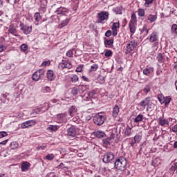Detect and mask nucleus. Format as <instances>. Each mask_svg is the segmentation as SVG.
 I'll return each mask as SVG.
<instances>
[{"label": "nucleus", "instance_id": "nucleus-27", "mask_svg": "<svg viewBox=\"0 0 177 177\" xmlns=\"http://www.w3.org/2000/svg\"><path fill=\"white\" fill-rule=\"evenodd\" d=\"M147 20L149 21H150V23H154V21H156V20H157V15H153L150 14L147 17Z\"/></svg>", "mask_w": 177, "mask_h": 177}, {"label": "nucleus", "instance_id": "nucleus-32", "mask_svg": "<svg viewBox=\"0 0 177 177\" xmlns=\"http://www.w3.org/2000/svg\"><path fill=\"white\" fill-rule=\"evenodd\" d=\"M95 135L96 138H104V136H106V134L104 133V132L100 131H96V132L95 133Z\"/></svg>", "mask_w": 177, "mask_h": 177}, {"label": "nucleus", "instance_id": "nucleus-6", "mask_svg": "<svg viewBox=\"0 0 177 177\" xmlns=\"http://www.w3.org/2000/svg\"><path fill=\"white\" fill-rule=\"evenodd\" d=\"M109 12L102 11L97 14L98 16V23H103L105 20H109Z\"/></svg>", "mask_w": 177, "mask_h": 177}, {"label": "nucleus", "instance_id": "nucleus-47", "mask_svg": "<svg viewBox=\"0 0 177 177\" xmlns=\"http://www.w3.org/2000/svg\"><path fill=\"white\" fill-rule=\"evenodd\" d=\"M46 147H48L46 146V145H39L36 147V150L39 151V150H45L46 149Z\"/></svg>", "mask_w": 177, "mask_h": 177}, {"label": "nucleus", "instance_id": "nucleus-9", "mask_svg": "<svg viewBox=\"0 0 177 177\" xmlns=\"http://www.w3.org/2000/svg\"><path fill=\"white\" fill-rule=\"evenodd\" d=\"M113 160H114V154L111 152H108L104 155L102 161L105 164H107V162H110V161H112Z\"/></svg>", "mask_w": 177, "mask_h": 177}, {"label": "nucleus", "instance_id": "nucleus-2", "mask_svg": "<svg viewBox=\"0 0 177 177\" xmlns=\"http://www.w3.org/2000/svg\"><path fill=\"white\" fill-rule=\"evenodd\" d=\"M20 30L25 34V35H28V34H31L32 31V26L24 24L23 22H21L19 24Z\"/></svg>", "mask_w": 177, "mask_h": 177}, {"label": "nucleus", "instance_id": "nucleus-18", "mask_svg": "<svg viewBox=\"0 0 177 177\" xmlns=\"http://www.w3.org/2000/svg\"><path fill=\"white\" fill-rule=\"evenodd\" d=\"M81 91H82V86H79L77 87H74L71 90V93L74 96H77L78 93H81Z\"/></svg>", "mask_w": 177, "mask_h": 177}, {"label": "nucleus", "instance_id": "nucleus-1", "mask_svg": "<svg viewBox=\"0 0 177 177\" xmlns=\"http://www.w3.org/2000/svg\"><path fill=\"white\" fill-rule=\"evenodd\" d=\"M127 162L128 161L127 160V158H125L124 157H120L115 161L114 167L115 169H118L119 171H125Z\"/></svg>", "mask_w": 177, "mask_h": 177}, {"label": "nucleus", "instance_id": "nucleus-24", "mask_svg": "<svg viewBox=\"0 0 177 177\" xmlns=\"http://www.w3.org/2000/svg\"><path fill=\"white\" fill-rule=\"evenodd\" d=\"M129 27L131 35H133L136 32V24H129Z\"/></svg>", "mask_w": 177, "mask_h": 177}, {"label": "nucleus", "instance_id": "nucleus-11", "mask_svg": "<svg viewBox=\"0 0 177 177\" xmlns=\"http://www.w3.org/2000/svg\"><path fill=\"white\" fill-rule=\"evenodd\" d=\"M58 68L59 70H64V68H68V69L73 68V64H71V63L70 62H60L58 65Z\"/></svg>", "mask_w": 177, "mask_h": 177}, {"label": "nucleus", "instance_id": "nucleus-43", "mask_svg": "<svg viewBox=\"0 0 177 177\" xmlns=\"http://www.w3.org/2000/svg\"><path fill=\"white\" fill-rule=\"evenodd\" d=\"M55 158V155L53 153L48 154L46 156V160H48V161H52Z\"/></svg>", "mask_w": 177, "mask_h": 177}, {"label": "nucleus", "instance_id": "nucleus-37", "mask_svg": "<svg viewBox=\"0 0 177 177\" xmlns=\"http://www.w3.org/2000/svg\"><path fill=\"white\" fill-rule=\"evenodd\" d=\"M164 99V103L165 104V106H168V104H169V103H171V97L168 96V97H163Z\"/></svg>", "mask_w": 177, "mask_h": 177}, {"label": "nucleus", "instance_id": "nucleus-56", "mask_svg": "<svg viewBox=\"0 0 177 177\" xmlns=\"http://www.w3.org/2000/svg\"><path fill=\"white\" fill-rule=\"evenodd\" d=\"M43 3H44V1H41L40 7L42 9L43 12H44L45 9H46V5Z\"/></svg>", "mask_w": 177, "mask_h": 177}, {"label": "nucleus", "instance_id": "nucleus-62", "mask_svg": "<svg viewBox=\"0 0 177 177\" xmlns=\"http://www.w3.org/2000/svg\"><path fill=\"white\" fill-rule=\"evenodd\" d=\"M147 111H151V105H147Z\"/></svg>", "mask_w": 177, "mask_h": 177}, {"label": "nucleus", "instance_id": "nucleus-13", "mask_svg": "<svg viewBox=\"0 0 177 177\" xmlns=\"http://www.w3.org/2000/svg\"><path fill=\"white\" fill-rule=\"evenodd\" d=\"M118 28H120V22L113 23L111 26L112 35L113 37H116V35L118 34Z\"/></svg>", "mask_w": 177, "mask_h": 177}, {"label": "nucleus", "instance_id": "nucleus-33", "mask_svg": "<svg viewBox=\"0 0 177 177\" xmlns=\"http://www.w3.org/2000/svg\"><path fill=\"white\" fill-rule=\"evenodd\" d=\"M156 59L158 63H164V60H165V59L164 58V55L162 53H159L156 57Z\"/></svg>", "mask_w": 177, "mask_h": 177}, {"label": "nucleus", "instance_id": "nucleus-55", "mask_svg": "<svg viewBox=\"0 0 177 177\" xmlns=\"http://www.w3.org/2000/svg\"><path fill=\"white\" fill-rule=\"evenodd\" d=\"M113 10H114V12H116V15H121V13H122L121 10H120V8H114Z\"/></svg>", "mask_w": 177, "mask_h": 177}, {"label": "nucleus", "instance_id": "nucleus-39", "mask_svg": "<svg viewBox=\"0 0 177 177\" xmlns=\"http://www.w3.org/2000/svg\"><path fill=\"white\" fill-rule=\"evenodd\" d=\"M104 56L106 57H111L113 56V51H111V50H105Z\"/></svg>", "mask_w": 177, "mask_h": 177}, {"label": "nucleus", "instance_id": "nucleus-19", "mask_svg": "<svg viewBox=\"0 0 177 177\" xmlns=\"http://www.w3.org/2000/svg\"><path fill=\"white\" fill-rule=\"evenodd\" d=\"M158 123L161 127H165V125H169V121H168V119H164L162 118H160L158 120Z\"/></svg>", "mask_w": 177, "mask_h": 177}, {"label": "nucleus", "instance_id": "nucleus-14", "mask_svg": "<svg viewBox=\"0 0 177 177\" xmlns=\"http://www.w3.org/2000/svg\"><path fill=\"white\" fill-rule=\"evenodd\" d=\"M30 167H31V164L29 162L24 161L21 163V169L22 172H26L30 169Z\"/></svg>", "mask_w": 177, "mask_h": 177}, {"label": "nucleus", "instance_id": "nucleus-41", "mask_svg": "<svg viewBox=\"0 0 177 177\" xmlns=\"http://www.w3.org/2000/svg\"><path fill=\"white\" fill-rule=\"evenodd\" d=\"M138 16H140V17H143V16H145V9H143V8L138 9Z\"/></svg>", "mask_w": 177, "mask_h": 177}, {"label": "nucleus", "instance_id": "nucleus-59", "mask_svg": "<svg viewBox=\"0 0 177 177\" xmlns=\"http://www.w3.org/2000/svg\"><path fill=\"white\" fill-rule=\"evenodd\" d=\"M4 42H6V39H5V37H0V44H4Z\"/></svg>", "mask_w": 177, "mask_h": 177}, {"label": "nucleus", "instance_id": "nucleus-40", "mask_svg": "<svg viewBox=\"0 0 177 177\" xmlns=\"http://www.w3.org/2000/svg\"><path fill=\"white\" fill-rule=\"evenodd\" d=\"M151 86H150V84H147L144 88L143 91L145 92V93L147 94L149 93V91H151Z\"/></svg>", "mask_w": 177, "mask_h": 177}, {"label": "nucleus", "instance_id": "nucleus-29", "mask_svg": "<svg viewBox=\"0 0 177 177\" xmlns=\"http://www.w3.org/2000/svg\"><path fill=\"white\" fill-rule=\"evenodd\" d=\"M144 1H145V3H144L145 8H150V6L153 5V2H154V1L156 0H144Z\"/></svg>", "mask_w": 177, "mask_h": 177}, {"label": "nucleus", "instance_id": "nucleus-35", "mask_svg": "<svg viewBox=\"0 0 177 177\" xmlns=\"http://www.w3.org/2000/svg\"><path fill=\"white\" fill-rule=\"evenodd\" d=\"M171 32L173 35H177V25L173 24L171 28Z\"/></svg>", "mask_w": 177, "mask_h": 177}, {"label": "nucleus", "instance_id": "nucleus-31", "mask_svg": "<svg viewBox=\"0 0 177 177\" xmlns=\"http://www.w3.org/2000/svg\"><path fill=\"white\" fill-rule=\"evenodd\" d=\"M48 131H50L51 132H56V131H57V129H59V126L57 125H50L48 128H47Z\"/></svg>", "mask_w": 177, "mask_h": 177}, {"label": "nucleus", "instance_id": "nucleus-45", "mask_svg": "<svg viewBox=\"0 0 177 177\" xmlns=\"http://www.w3.org/2000/svg\"><path fill=\"white\" fill-rule=\"evenodd\" d=\"M48 66H50V61H44L41 64V67H47Z\"/></svg>", "mask_w": 177, "mask_h": 177}, {"label": "nucleus", "instance_id": "nucleus-17", "mask_svg": "<svg viewBox=\"0 0 177 177\" xmlns=\"http://www.w3.org/2000/svg\"><path fill=\"white\" fill-rule=\"evenodd\" d=\"M104 44L105 45V48H113V45L114 44V39H105L104 41Z\"/></svg>", "mask_w": 177, "mask_h": 177}, {"label": "nucleus", "instance_id": "nucleus-54", "mask_svg": "<svg viewBox=\"0 0 177 177\" xmlns=\"http://www.w3.org/2000/svg\"><path fill=\"white\" fill-rule=\"evenodd\" d=\"M95 95H96V92L93 90L88 93L89 97H93V96H95Z\"/></svg>", "mask_w": 177, "mask_h": 177}, {"label": "nucleus", "instance_id": "nucleus-42", "mask_svg": "<svg viewBox=\"0 0 177 177\" xmlns=\"http://www.w3.org/2000/svg\"><path fill=\"white\" fill-rule=\"evenodd\" d=\"M140 140H142V136L140 135H136L134 137V142L135 143H139V142H140Z\"/></svg>", "mask_w": 177, "mask_h": 177}, {"label": "nucleus", "instance_id": "nucleus-36", "mask_svg": "<svg viewBox=\"0 0 177 177\" xmlns=\"http://www.w3.org/2000/svg\"><path fill=\"white\" fill-rule=\"evenodd\" d=\"M143 120V115L139 114L137 117L134 119V122H140V121Z\"/></svg>", "mask_w": 177, "mask_h": 177}, {"label": "nucleus", "instance_id": "nucleus-5", "mask_svg": "<svg viewBox=\"0 0 177 177\" xmlns=\"http://www.w3.org/2000/svg\"><path fill=\"white\" fill-rule=\"evenodd\" d=\"M104 120H105L104 115H96L93 118L94 124H95V125H98L99 127L104 124Z\"/></svg>", "mask_w": 177, "mask_h": 177}, {"label": "nucleus", "instance_id": "nucleus-53", "mask_svg": "<svg viewBox=\"0 0 177 177\" xmlns=\"http://www.w3.org/2000/svg\"><path fill=\"white\" fill-rule=\"evenodd\" d=\"M8 32H10V34H16V29L14 28H10L8 29Z\"/></svg>", "mask_w": 177, "mask_h": 177}, {"label": "nucleus", "instance_id": "nucleus-7", "mask_svg": "<svg viewBox=\"0 0 177 177\" xmlns=\"http://www.w3.org/2000/svg\"><path fill=\"white\" fill-rule=\"evenodd\" d=\"M66 117L67 115L66 113H59L57 115L55 118V121L58 124H63V122H67Z\"/></svg>", "mask_w": 177, "mask_h": 177}, {"label": "nucleus", "instance_id": "nucleus-28", "mask_svg": "<svg viewBox=\"0 0 177 177\" xmlns=\"http://www.w3.org/2000/svg\"><path fill=\"white\" fill-rule=\"evenodd\" d=\"M10 147L11 150H17V149H19V142L16 141H13L10 143Z\"/></svg>", "mask_w": 177, "mask_h": 177}, {"label": "nucleus", "instance_id": "nucleus-46", "mask_svg": "<svg viewBox=\"0 0 177 177\" xmlns=\"http://www.w3.org/2000/svg\"><path fill=\"white\" fill-rule=\"evenodd\" d=\"M78 75H73L72 77H71V81L73 82H78Z\"/></svg>", "mask_w": 177, "mask_h": 177}, {"label": "nucleus", "instance_id": "nucleus-48", "mask_svg": "<svg viewBox=\"0 0 177 177\" xmlns=\"http://www.w3.org/2000/svg\"><path fill=\"white\" fill-rule=\"evenodd\" d=\"M131 132H132V130L131 128H127L124 131V135H126L127 136H130Z\"/></svg>", "mask_w": 177, "mask_h": 177}, {"label": "nucleus", "instance_id": "nucleus-38", "mask_svg": "<svg viewBox=\"0 0 177 177\" xmlns=\"http://www.w3.org/2000/svg\"><path fill=\"white\" fill-rule=\"evenodd\" d=\"M20 49L22 50V52H27L28 50V46L26 44H23L20 46Z\"/></svg>", "mask_w": 177, "mask_h": 177}, {"label": "nucleus", "instance_id": "nucleus-63", "mask_svg": "<svg viewBox=\"0 0 177 177\" xmlns=\"http://www.w3.org/2000/svg\"><path fill=\"white\" fill-rule=\"evenodd\" d=\"M153 48H158V41H155V43L153 45Z\"/></svg>", "mask_w": 177, "mask_h": 177}, {"label": "nucleus", "instance_id": "nucleus-34", "mask_svg": "<svg viewBox=\"0 0 177 177\" xmlns=\"http://www.w3.org/2000/svg\"><path fill=\"white\" fill-rule=\"evenodd\" d=\"M75 112V106L73 105L68 109L69 115H71V117H73Z\"/></svg>", "mask_w": 177, "mask_h": 177}, {"label": "nucleus", "instance_id": "nucleus-21", "mask_svg": "<svg viewBox=\"0 0 177 177\" xmlns=\"http://www.w3.org/2000/svg\"><path fill=\"white\" fill-rule=\"evenodd\" d=\"M158 41V35H157V32H153L149 37V41L151 42H157Z\"/></svg>", "mask_w": 177, "mask_h": 177}, {"label": "nucleus", "instance_id": "nucleus-44", "mask_svg": "<svg viewBox=\"0 0 177 177\" xmlns=\"http://www.w3.org/2000/svg\"><path fill=\"white\" fill-rule=\"evenodd\" d=\"M97 68H99V65L97 64H93L91 66V69H90V71L92 72V71H96L97 70Z\"/></svg>", "mask_w": 177, "mask_h": 177}, {"label": "nucleus", "instance_id": "nucleus-49", "mask_svg": "<svg viewBox=\"0 0 177 177\" xmlns=\"http://www.w3.org/2000/svg\"><path fill=\"white\" fill-rule=\"evenodd\" d=\"M73 55H74L73 50H69L66 53V56H67V57H73Z\"/></svg>", "mask_w": 177, "mask_h": 177}, {"label": "nucleus", "instance_id": "nucleus-30", "mask_svg": "<svg viewBox=\"0 0 177 177\" xmlns=\"http://www.w3.org/2000/svg\"><path fill=\"white\" fill-rule=\"evenodd\" d=\"M138 19H136V15L132 14L131 17V20L129 24H136Z\"/></svg>", "mask_w": 177, "mask_h": 177}, {"label": "nucleus", "instance_id": "nucleus-15", "mask_svg": "<svg viewBox=\"0 0 177 177\" xmlns=\"http://www.w3.org/2000/svg\"><path fill=\"white\" fill-rule=\"evenodd\" d=\"M67 135L71 138H75V135H77V131L75 130V127H69L67 130Z\"/></svg>", "mask_w": 177, "mask_h": 177}, {"label": "nucleus", "instance_id": "nucleus-22", "mask_svg": "<svg viewBox=\"0 0 177 177\" xmlns=\"http://www.w3.org/2000/svg\"><path fill=\"white\" fill-rule=\"evenodd\" d=\"M118 113H120V106L118 105H115L113 111H112V115L115 118H117V115H118Z\"/></svg>", "mask_w": 177, "mask_h": 177}, {"label": "nucleus", "instance_id": "nucleus-20", "mask_svg": "<svg viewBox=\"0 0 177 177\" xmlns=\"http://www.w3.org/2000/svg\"><path fill=\"white\" fill-rule=\"evenodd\" d=\"M46 75L49 81H53L55 78H56V75H55V73H53V71L52 70H48L47 71Z\"/></svg>", "mask_w": 177, "mask_h": 177}, {"label": "nucleus", "instance_id": "nucleus-12", "mask_svg": "<svg viewBox=\"0 0 177 177\" xmlns=\"http://www.w3.org/2000/svg\"><path fill=\"white\" fill-rule=\"evenodd\" d=\"M151 98L150 97H147L145 100L140 102V107H146V106H151Z\"/></svg>", "mask_w": 177, "mask_h": 177}, {"label": "nucleus", "instance_id": "nucleus-58", "mask_svg": "<svg viewBox=\"0 0 177 177\" xmlns=\"http://www.w3.org/2000/svg\"><path fill=\"white\" fill-rule=\"evenodd\" d=\"M3 50H6V47L3 45H0V52H3Z\"/></svg>", "mask_w": 177, "mask_h": 177}, {"label": "nucleus", "instance_id": "nucleus-4", "mask_svg": "<svg viewBox=\"0 0 177 177\" xmlns=\"http://www.w3.org/2000/svg\"><path fill=\"white\" fill-rule=\"evenodd\" d=\"M136 46H138V42H136L135 39H132L129 42V44H127L125 53L127 55H128V53H131V52H132V50H133Z\"/></svg>", "mask_w": 177, "mask_h": 177}, {"label": "nucleus", "instance_id": "nucleus-60", "mask_svg": "<svg viewBox=\"0 0 177 177\" xmlns=\"http://www.w3.org/2000/svg\"><path fill=\"white\" fill-rule=\"evenodd\" d=\"M81 78H82V80L83 81H86V82H88V81H89V79H88V77H86V76L82 75V76L81 77Z\"/></svg>", "mask_w": 177, "mask_h": 177}, {"label": "nucleus", "instance_id": "nucleus-64", "mask_svg": "<svg viewBox=\"0 0 177 177\" xmlns=\"http://www.w3.org/2000/svg\"><path fill=\"white\" fill-rule=\"evenodd\" d=\"M45 91H46V92H48V93L50 92L51 91L50 87L46 86L45 88Z\"/></svg>", "mask_w": 177, "mask_h": 177}, {"label": "nucleus", "instance_id": "nucleus-8", "mask_svg": "<svg viewBox=\"0 0 177 177\" xmlns=\"http://www.w3.org/2000/svg\"><path fill=\"white\" fill-rule=\"evenodd\" d=\"M37 124V122L35 120H28L23 122L21 125L22 129H26V128H30V127H34Z\"/></svg>", "mask_w": 177, "mask_h": 177}, {"label": "nucleus", "instance_id": "nucleus-51", "mask_svg": "<svg viewBox=\"0 0 177 177\" xmlns=\"http://www.w3.org/2000/svg\"><path fill=\"white\" fill-rule=\"evenodd\" d=\"M82 68H84V65H80V66L76 68V72H77V73H82Z\"/></svg>", "mask_w": 177, "mask_h": 177}, {"label": "nucleus", "instance_id": "nucleus-25", "mask_svg": "<svg viewBox=\"0 0 177 177\" xmlns=\"http://www.w3.org/2000/svg\"><path fill=\"white\" fill-rule=\"evenodd\" d=\"M161 164V160L158 158H156L152 160L151 165L153 167H160V165Z\"/></svg>", "mask_w": 177, "mask_h": 177}, {"label": "nucleus", "instance_id": "nucleus-16", "mask_svg": "<svg viewBox=\"0 0 177 177\" xmlns=\"http://www.w3.org/2000/svg\"><path fill=\"white\" fill-rule=\"evenodd\" d=\"M154 73V67L153 66H147L143 70L144 75H150V74H153Z\"/></svg>", "mask_w": 177, "mask_h": 177}, {"label": "nucleus", "instance_id": "nucleus-23", "mask_svg": "<svg viewBox=\"0 0 177 177\" xmlns=\"http://www.w3.org/2000/svg\"><path fill=\"white\" fill-rule=\"evenodd\" d=\"M68 23H70V19L66 18L58 25V28H63V27H66Z\"/></svg>", "mask_w": 177, "mask_h": 177}, {"label": "nucleus", "instance_id": "nucleus-26", "mask_svg": "<svg viewBox=\"0 0 177 177\" xmlns=\"http://www.w3.org/2000/svg\"><path fill=\"white\" fill-rule=\"evenodd\" d=\"M34 19L35 20V24L38 26V24H39V20H41V14H39V12H36L34 15Z\"/></svg>", "mask_w": 177, "mask_h": 177}, {"label": "nucleus", "instance_id": "nucleus-10", "mask_svg": "<svg viewBox=\"0 0 177 177\" xmlns=\"http://www.w3.org/2000/svg\"><path fill=\"white\" fill-rule=\"evenodd\" d=\"M55 13L59 16H67L68 15V9L64 7H59L57 9Z\"/></svg>", "mask_w": 177, "mask_h": 177}, {"label": "nucleus", "instance_id": "nucleus-50", "mask_svg": "<svg viewBox=\"0 0 177 177\" xmlns=\"http://www.w3.org/2000/svg\"><path fill=\"white\" fill-rule=\"evenodd\" d=\"M8 136V133L6 131H0V139H2V138H6V136Z\"/></svg>", "mask_w": 177, "mask_h": 177}, {"label": "nucleus", "instance_id": "nucleus-3", "mask_svg": "<svg viewBox=\"0 0 177 177\" xmlns=\"http://www.w3.org/2000/svg\"><path fill=\"white\" fill-rule=\"evenodd\" d=\"M45 75V70L39 69L35 72L32 76L33 81H39L41 78H44Z\"/></svg>", "mask_w": 177, "mask_h": 177}, {"label": "nucleus", "instance_id": "nucleus-57", "mask_svg": "<svg viewBox=\"0 0 177 177\" xmlns=\"http://www.w3.org/2000/svg\"><path fill=\"white\" fill-rule=\"evenodd\" d=\"M158 99L160 103H161L162 104V103H164V97L160 96V97H158Z\"/></svg>", "mask_w": 177, "mask_h": 177}, {"label": "nucleus", "instance_id": "nucleus-61", "mask_svg": "<svg viewBox=\"0 0 177 177\" xmlns=\"http://www.w3.org/2000/svg\"><path fill=\"white\" fill-rule=\"evenodd\" d=\"M173 132H177V124L172 127Z\"/></svg>", "mask_w": 177, "mask_h": 177}, {"label": "nucleus", "instance_id": "nucleus-52", "mask_svg": "<svg viewBox=\"0 0 177 177\" xmlns=\"http://www.w3.org/2000/svg\"><path fill=\"white\" fill-rule=\"evenodd\" d=\"M111 34H113V32L111 30H109L105 32V37H107V38L111 37Z\"/></svg>", "mask_w": 177, "mask_h": 177}]
</instances>
